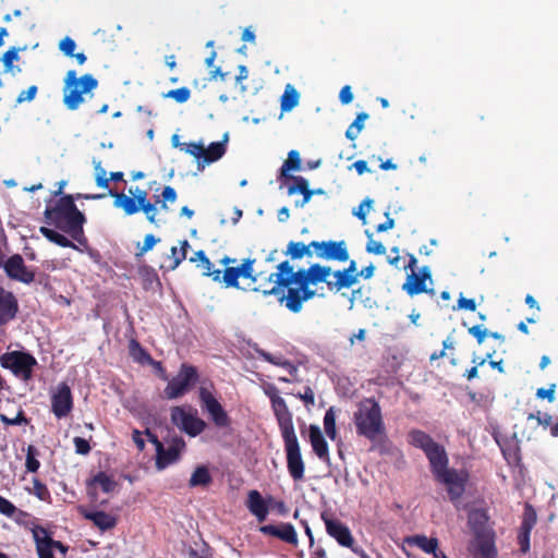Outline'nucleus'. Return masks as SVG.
Segmentation results:
<instances>
[{"instance_id": "obj_12", "label": "nucleus", "mask_w": 558, "mask_h": 558, "mask_svg": "<svg viewBox=\"0 0 558 558\" xmlns=\"http://www.w3.org/2000/svg\"><path fill=\"white\" fill-rule=\"evenodd\" d=\"M0 268H3L5 275L15 281L29 284L35 280V272L28 269L20 254L10 256Z\"/></svg>"}, {"instance_id": "obj_30", "label": "nucleus", "mask_w": 558, "mask_h": 558, "mask_svg": "<svg viewBox=\"0 0 558 558\" xmlns=\"http://www.w3.org/2000/svg\"><path fill=\"white\" fill-rule=\"evenodd\" d=\"M85 221H86V218L83 217L81 219L65 223L64 227H61L59 223H57V227L61 228L64 232L70 234V236L73 240L77 241L80 244L85 245L87 243V240L84 236V231H83V225L85 223Z\"/></svg>"}, {"instance_id": "obj_37", "label": "nucleus", "mask_w": 558, "mask_h": 558, "mask_svg": "<svg viewBox=\"0 0 558 558\" xmlns=\"http://www.w3.org/2000/svg\"><path fill=\"white\" fill-rule=\"evenodd\" d=\"M239 269L236 267H227L220 274V279L216 280L217 282L223 283L226 288H235L240 289L239 283Z\"/></svg>"}, {"instance_id": "obj_1", "label": "nucleus", "mask_w": 558, "mask_h": 558, "mask_svg": "<svg viewBox=\"0 0 558 558\" xmlns=\"http://www.w3.org/2000/svg\"><path fill=\"white\" fill-rule=\"evenodd\" d=\"M408 441L425 453L435 480L447 487L450 499H459L464 493L468 474L448 468L449 459L445 447L421 429H411Z\"/></svg>"}, {"instance_id": "obj_59", "label": "nucleus", "mask_w": 558, "mask_h": 558, "mask_svg": "<svg viewBox=\"0 0 558 558\" xmlns=\"http://www.w3.org/2000/svg\"><path fill=\"white\" fill-rule=\"evenodd\" d=\"M74 446H75V452L78 454H87L90 451L89 442L82 438V437H75L73 439Z\"/></svg>"}, {"instance_id": "obj_44", "label": "nucleus", "mask_w": 558, "mask_h": 558, "mask_svg": "<svg viewBox=\"0 0 558 558\" xmlns=\"http://www.w3.org/2000/svg\"><path fill=\"white\" fill-rule=\"evenodd\" d=\"M163 97L173 99L178 104H184L190 99L191 90L187 87H180L177 89L169 90L163 95Z\"/></svg>"}, {"instance_id": "obj_13", "label": "nucleus", "mask_w": 558, "mask_h": 558, "mask_svg": "<svg viewBox=\"0 0 558 558\" xmlns=\"http://www.w3.org/2000/svg\"><path fill=\"white\" fill-rule=\"evenodd\" d=\"M537 522V514L534 507L526 502L524 505V510L522 514L521 525L518 532V544L520 545V550L523 554H526L530 550V536L533 527Z\"/></svg>"}, {"instance_id": "obj_51", "label": "nucleus", "mask_w": 558, "mask_h": 558, "mask_svg": "<svg viewBox=\"0 0 558 558\" xmlns=\"http://www.w3.org/2000/svg\"><path fill=\"white\" fill-rule=\"evenodd\" d=\"M160 241L159 238H156L154 234L149 233L146 234L143 241L142 246H138V252L136 253V256H143L147 252L151 251L153 247Z\"/></svg>"}, {"instance_id": "obj_35", "label": "nucleus", "mask_w": 558, "mask_h": 558, "mask_svg": "<svg viewBox=\"0 0 558 558\" xmlns=\"http://www.w3.org/2000/svg\"><path fill=\"white\" fill-rule=\"evenodd\" d=\"M301 169V157L300 153L295 149H292L288 154V159L282 163L280 168V178L290 177L288 173L290 171H299Z\"/></svg>"}, {"instance_id": "obj_20", "label": "nucleus", "mask_w": 558, "mask_h": 558, "mask_svg": "<svg viewBox=\"0 0 558 558\" xmlns=\"http://www.w3.org/2000/svg\"><path fill=\"white\" fill-rule=\"evenodd\" d=\"M260 532L265 535L275 536L291 545L298 544V534L291 523L263 525Z\"/></svg>"}, {"instance_id": "obj_6", "label": "nucleus", "mask_w": 558, "mask_h": 558, "mask_svg": "<svg viewBox=\"0 0 558 558\" xmlns=\"http://www.w3.org/2000/svg\"><path fill=\"white\" fill-rule=\"evenodd\" d=\"M227 143L210 142L208 146H205L204 142H172V147L180 148L193 156L198 168L203 169L223 156Z\"/></svg>"}, {"instance_id": "obj_46", "label": "nucleus", "mask_w": 558, "mask_h": 558, "mask_svg": "<svg viewBox=\"0 0 558 558\" xmlns=\"http://www.w3.org/2000/svg\"><path fill=\"white\" fill-rule=\"evenodd\" d=\"M36 454H37V450L34 446H28L27 448V453H26V462H25V466H26V470L31 473H35L37 472V470L39 469V461L36 459Z\"/></svg>"}, {"instance_id": "obj_56", "label": "nucleus", "mask_w": 558, "mask_h": 558, "mask_svg": "<svg viewBox=\"0 0 558 558\" xmlns=\"http://www.w3.org/2000/svg\"><path fill=\"white\" fill-rule=\"evenodd\" d=\"M16 511L17 508L10 500L0 495V513L12 517Z\"/></svg>"}, {"instance_id": "obj_62", "label": "nucleus", "mask_w": 558, "mask_h": 558, "mask_svg": "<svg viewBox=\"0 0 558 558\" xmlns=\"http://www.w3.org/2000/svg\"><path fill=\"white\" fill-rule=\"evenodd\" d=\"M555 384H551L547 389L538 388L536 391V397L538 399H547L549 402H553L555 400Z\"/></svg>"}, {"instance_id": "obj_31", "label": "nucleus", "mask_w": 558, "mask_h": 558, "mask_svg": "<svg viewBox=\"0 0 558 558\" xmlns=\"http://www.w3.org/2000/svg\"><path fill=\"white\" fill-rule=\"evenodd\" d=\"M310 272L312 286H317L318 283H326L328 286V282H331L328 280L329 276L332 275V269L329 266L315 263L310 266Z\"/></svg>"}, {"instance_id": "obj_26", "label": "nucleus", "mask_w": 558, "mask_h": 558, "mask_svg": "<svg viewBox=\"0 0 558 558\" xmlns=\"http://www.w3.org/2000/svg\"><path fill=\"white\" fill-rule=\"evenodd\" d=\"M82 513L101 531L111 530L117 524L116 518L105 511H83Z\"/></svg>"}, {"instance_id": "obj_32", "label": "nucleus", "mask_w": 558, "mask_h": 558, "mask_svg": "<svg viewBox=\"0 0 558 558\" xmlns=\"http://www.w3.org/2000/svg\"><path fill=\"white\" fill-rule=\"evenodd\" d=\"M39 232L50 242L61 246V247H71L73 250H78L77 245H75L72 241H70L63 234L57 232L47 227H40Z\"/></svg>"}, {"instance_id": "obj_48", "label": "nucleus", "mask_w": 558, "mask_h": 558, "mask_svg": "<svg viewBox=\"0 0 558 558\" xmlns=\"http://www.w3.org/2000/svg\"><path fill=\"white\" fill-rule=\"evenodd\" d=\"M134 347L137 349V352H133V355L135 360H137L141 363H148L156 365L159 369H162L160 362H155L149 353H147L144 349L140 347V344L135 341H133Z\"/></svg>"}, {"instance_id": "obj_60", "label": "nucleus", "mask_w": 558, "mask_h": 558, "mask_svg": "<svg viewBox=\"0 0 558 558\" xmlns=\"http://www.w3.org/2000/svg\"><path fill=\"white\" fill-rule=\"evenodd\" d=\"M527 420H535L538 425H542L544 427L550 426L553 422V417L550 414L545 413L542 415L539 412H537L536 414H529Z\"/></svg>"}, {"instance_id": "obj_5", "label": "nucleus", "mask_w": 558, "mask_h": 558, "mask_svg": "<svg viewBox=\"0 0 558 558\" xmlns=\"http://www.w3.org/2000/svg\"><path fill=\"white\" fill-rule=\"evenodd\" d=\"M354 424L359 435L375 441L381 434V408L374 399L363 400L354 413Z\"/></svg>"}, {"instance_id": "obj_34", "label": "nucleus", "mask_w": 558, "mask_h": 558, "mask_svg": "<svg viewBox=\"0 0 558 558\" xmlns=\"http://www.w3.org/2000/svg\"><path fill=\"white\" fill-rule=\"evenodd\" d=\"M300 94L294 88L293 85L288 84L284 88V92L281 96V111L288 112L291 111L299 105Z\"/></svg>"}, {"instance_id": "obj_52", "label": "nucleus", "mask_w": 558, "mask_h": 558, "mask_svg": "<svg viewBox=\"0 0 558 558\" xmlns=\"http://www.w3.org/2000/svg\"><path fill=\"white\" fill-rule=\"evenodd\" d=\"M468 332L473 336L478 344H482L486 337H488V329L483 325H475L468 329Z\"/></svg>"}, {"instance_id": "obj_25", "label": "nucleus", "mask_w": 558, "mask_h": 558, "mask_svg": "<svg viewBox=\"0 0 558 558\" xmlns=\"http://www.w3.org/2000/svg\"><path fill=\"white\" fill-rule=\"evenodd\" d=\"M247 508L258 521H264L268 514V507L258 490H251L247 498Z\"/></svg>"}, {"instance_id": "obj_42", "label": "nucleus", "mask_w": 558, "mask_h": 558, "mask_svg": "<svg viewBox=\"0 0 558 558\" xmlns=\"http://www.w3.org/2000/svg\"><path fill=\"white\" fill-rule=\"evenodd\" d=\"M93 165L95 169V181L96 185L100 189L109 187V178H107V172L101 166V161L93 158Z\"/></svg>"}, {"instance_id": "obj_28", "label": "nucleus", "mask_w": 558, "mask_h": 558, "mask_svg": "<svg viewBox=\"0 0 558 558\" xmlns=\"http://www.w3.org/2000/svg\"><path fill=\"white\" fill-rule=\"evenodd\" d=\"M109 196L113 197V206L121 208L126 216H132L140 211V206L136 205L134 198L126 196L123 193H117L109 190Z\"/></svg>"}, {"instance_id": "obj_57", "label": "nucleus", "mask_w": 558, "mask_h": 558, "mask_svg": "<svg viewBox=\"0 0 558 558\" xmlns=\"http://www.w3.org/2000/svg\"><path fill=\"white\" fill-rule=\"evenodd\" d=\"M36 94H37V86L32 85L27 89L22 90L19 94V96L16 98V104H22L24 101H32L36 97Z\"/></svg>"}, {"instance_id": "obj_39", "label": "nucleus", "mask_w": 558, "mask_h": 558, "mask_svg": "<svg viewBox=\"0 0 558 558\" xmlns=\"http://www.w3.org/2000/svg\"><path fill=\"white\" fill-rule=\"evenodd\" d=\"M324 428L326 435L335 440L337 437V428H336V411L333 407H330L324 416Z\"/></svg>"}, {"instance_id": "obj_22", "label": "nucleus", "mask_w": 558, "mask_h": 558, "mask_svg": "<svg viewBox=\"0 0 558 558\" xmlns=\"http://www.w3.org/2000/svg\"><path fill=\"white\" fill-rule=\"evenodd\" d=\"M310 442L312 445L315 454L323 461H329V448L328 444L323 435V432L318 425H310L308 427Z\"/></svg>"}, {"instance_id": "obj_16", "label": "nucleus", "mask_w": 558, "mask_h": 558, "mask_svg": "<svg viewBox=\"0 0 558 558\" xmlns=\"http://www.w3.org/2000/svg\"><path fill=\"white\" fill-rule=\"evenodd\" d=\"M19 302L15 295L0 287V326L7 325L16 317Z\"/></svg>"}, {"instance_id": "obj_40", "label": "nucleus", "mask_w": 558, "mask_h": 558, "mask_svg": "<svg viewBox=\"0 0 558 558\" xmlns=\"http://www.w3.org/2000/svg\"><path fill=\"white\" fill-rule=\"evenodd\" d=\"M255 259L245 258L242 264L238 266L240 278L250 279L252 282H256L257 278L262 276V272L254 274L253 265Z\"/></svg>"}, {"instance_id": "obj_58", "label": "nucleus", "mask_w": 558, "mask_h": 558, "mask_svg": "<svg viewBox=\"0 0 558 558\" xmlns=\"http://www.w3.org/2000/svg\"><path fill=\"white\" fill-rule=\"evenodd\" d=\"M161 196H162V204H161V208L162 209H168V206H167V203L170 202V203H173L175 202L177 199V192L175 190L168 185L163 189L162 193H161Z\"/></svg>"}, {"instance_id": "obj_15", "label": "nucleus", "mask_w": 558, "mask_h": 558, "mask_svg": "<svg viewBox=\"0 0 558 558\" xmlns=\"http://www.w3.org/2000/svg\"><path fill=\"white\" fill-rule=\"evenodd\" d=\"M325 522L327 533L337 539V542L344 547H352L353 537L350 530L339 520L330 519L325 513L322 514Z\"/></svg>"}, {"instance_id": "obj_63", "label": "nucleus", "mask_w": 558, "mask_h": 558, "mask_svg": "<svg viewBox=\"0 0 558 558\" xmlns=\"http://www.w3.org/2000/svg\"><path fill=\"white\" fill-rule=\"evenodd\" d=\"M169 257L173 259V265L171 266L172 270L178 268L179 265L186 258L185 252H178L175 246L171 247Z\"/></svg>"}, {"instance_id": "obj_8", "label": "nucleus", "mask_w": 558, "mask_h": 558, "mask_svg": "<svg viewBox=\"0 0 558 558\" xmlns=\"http://www.w3.org/2000/svg\"><path fill=\"white\" fill-rule=\"evenodd\" d=\"M416 258L414 256H409L408 258H403V269H411V272L408 274L407 281L403 283L402 288L409 295H415L423 292H433V290L428 291L426 289V279H430V270L427 266H424L420 270V275L415 274L416 267Z\"/></svg>"}, {"instance_id": "obj_53", "label": "nucleus", "mask_w": 558, "mask_h": 558, "mask_svg": "<svg viewBox=\"0 0 558 558\" xmlns=\"http://www.w3.org/2000/svg\"><path fill=\"white\" fill-rule=\"evenodd\" d=\"M2 62L4 64V68L7 71L12 70V63L16 60H19V49L15 47L10 48L8 51H5L2 56Z\"/></svg>"}, {"instance_id": "obj_54", "label": "nucleus", "mask_w": 558, "mask_h": 558, "mask_svg": "<svg viewBox=\"0 0 558 558\" xmlns=\"http://www.w3.org/2000/svg\"><path fill=\"white\" fill-rule=\"evenodd\" d=\"M75 47H76V44L75 41L66 36L64 37L60 43H59V49L66 56V57H72L74 56V50H75Z\"/></svg>"}, {"instance_id": "obj_9", "label": "nucleus", "mask_w": 558, "mask_h": 558, "mask_svg": "<svg viewBox=\"0 0 558 558\" xmlns=\"http://www.w3.org/2000/svg\"><path fill=\"white\" fill-rule=\"evenodd\" d=\"M197 378L198 374L196 367L182 364L179 374L173 377L165 388L167 398L172 400L183 396Z\"/></svg>"}, {"instance_id": "obj_3", "label": "nucleus", "mask_w": 558, "mask_h": 558, "mask_svg": "<svg viewBox=\"0 0 558 558\" xmlns=\"http://www.w3.org/2000/svg\"><path fill=\"white\" fill-rule=\"evenodd\" d=\"M267 282H274L275 286L269 290H260L254 287L252 291L262 292L264 296L279 295L283 288L296 284L298 287L312 286L311 272L308 268H299L296 271L289 260H283L277 265V271L266 278Z\"/></svg>"}, {"instance_id": "obj_38", "label": "nucleus", "mask_w": 558, "mask_h": 558, "mask_svg": "<svg viewBox=\"0 0 558 558\" xmlns=\"http://www.w3.org/2000/svg\"><path fill=\"white\" fill-rule=\"evenodd\" d=\"M368 119V114L366 112L357 113L355 120L349 125L345 131L347 140H356L360 135L361 131L364 128L365 121Z\"/></svg>"}, {"instance_id": "obj_7", "label": "nucleus", "mask_w": 558, "mask_h": 558, "mask_svg": "<svg viewBox=\"0 0 558 558\" xmlns=\"http://www.w3.org/2000/svg\"><path fill=\"white\" fill-rule=\"evenodd\" d=\"M1 366L9 368L12 373L27 381L32 378L33 367L37 365L36 359L23 351H12L0 357Z\"/></svg>"}, {"instance_id": "obj_29", "label": "nucleus", "mask_w": 558, "mask_h": 558, "mask_svg": "<svg viewBox=\"0 0 558 558\" xmlns=\"http://www.w3.org/2000/svg\"><path fill=\"white\" fill-rule=\"evenodd\" d=\"M191 263L199 262V266L203 267V276L211 277L213 280H219L220 279V269H214L213 264L207 257L206 253L203 250H198L195 252L194 256L190 258Z\"/></svg>"}, {"instance_id": "obj_19", "label": "nucleus", "mask_w": 558, "mask_h": 558, "mask_svg": "<svg viewBox=\"0 0 558 558\" xmlns=\"http://www.w3.org/2000/svg\"><path fill=\"white\" fill-rule=\"evenodd\" d=\"M323 248L319 250L317 256L327 260L347 262L349 252L344 241H323Z\"/></svg>"}, {"instance_id": "obj_18", "label": "nucleus", "mask_w": 558, "mask_h": 558, "mask_svg": "<svg viewBox=\"0 0 558 558\" xmlns=\"http://www.w3.org/2000/svg\"><path fill=\"white\" fill-rule=\"evenodd\" d=\"M54 211L56 219H63L65 223L85 217L76 207L72 195H63L56 204Z\"/></svg>"}, {"instance_id": "obj_21", "label": "nucleus", "mask_w": 558, "mask_h": 558, "mask_svg": "<svg viewBox=\"0 0 558 558\" xmlns=\"http://www.w3.org/2000/svg\"><path fill=\"white\" fill-rule=\"evenodd\" d=\"M474 558H496L494 536L487 533H477L474 541Z\"/></svg>"}, {"instance_id": "obj_64", "label": "nucleus", "mask_w": 558, "mask_h": 558, "mask_svg": "<svg viewBox=\"0 0 558 558\" xmlns=\"http://www.w3.org/2000/svg\"><path fill=\"white\" fill-rule=\"evenodd\" d=\"M209 549L206 544H203L199 549L190 548L189 549V558H210Z\"/></svg>"}, {"instance_id": "obj_2", "label": "nucleus", "mask_w": 558, "mask_h": 558, "mask_svg": "<svg viewBox=\"0 0 558 558\" xmlns=\"http://www.w3.org/2000/svg\"><path fill=\"white\" fill-rule=\"evenodd\" d=\"M266 393L270 398L271 407L284 442L288 471L294 481H301L304 477L305 464L302 459L300 442L295 434L292 413L289 411L283 398L278 395L275 388L272 391H266Z\"/></svg>"}, {"instance_id": "obj_45", "label": "nucleus", "mask_w": 558, "mask_h": 558, "mask_svg": "<svg viewBox=\"0 0 558 558\" xmlns=\"http://www.w3.org/2000/svg\"><path fill=\"white\" fill-rule=\"evenodd\" d=\"M286 256H289L292 260L303 258V242L290 241L287 250L283 252Z\"/></svg>"}, {"instance_id": "obj_14", "label": "nucleus", "mask_w": 558, "mask_h": 558, "mask_svg": "<svg viewBox=\"0 0 558 558\" xmlns=\"http://www.w3.org/2000/svg\"><path fill=\"white\" fill-rule=\"evenodd\" d=\"M51 407L53 414L58 418L66 416L72 410V393L70 387L65 383H61L58 386L57 391L52 395Z\"/></svg>"}, {"instance_id": "obj_10", "label": "nucleus", "mask_w": 558, "mask_h": 558, "mask_svg": "<svg viewBox=\"0 0 558 558\" xmlns=\"http://www.w3.org/2000/svg\"><path fill=\"white\" fill-rule=\"evenodd\" d=\"M171 421L191 437L199 435L206 428V423L202 418L185 412L180 407L171 410Z\"/></svg>"}, {"instance_id": "obj_43", "label": "nucleus", "mask_w": 558, "mask_h": 558, "mask_svg": "<svg viewBox=\"0 0 558 558\" xmlns=\"http://www.w3.org/2000/svg\"><path fill=\"white\" fill-rule=\"evenodd\" d=\"M93 483L98 484L104 493H111L117 487V482L105 472L96 474L93 478Z\"/></svg>"}, {"instance_id": "obj_49", "label": "nucleus", "mask_w": 558, "mask_h": 558, "mask_svg": "<svg viewBox=\"0 0 558 558\" xmlns=\"http://www.w3.org/2000/svg\"><path fill=\"white\" fill-rule=\"evenodd\" d=\"M129 194L133 196L136 205L140 206V210L144 208L146 205L151 204L147 201V192L145 190L136 187H130Z\"/></svg>"}, {"instance_id": "obj_36", "label": "nucleus", "mask_w": 558, "mask_h": 558, "mask_svg": "<svg viewBox=\"0 0 558 558\" xmlns=\"http://www.w3.org/2000/svg\"><path fill=\"white\" fill-rule=\"evenodd\" d=\"M213 478L205 465H198L190 478L189 485L191 487L207 486L211 483Z\"/></svg>"}, {"instance_id": "obj_4", "label": "nucleus", "mask_w": 558, "mask_h": 558, "mask_svg": "<svg viewBox=\"0 0 558 558\" xmlns=\"http://www.w3.org/2000/svg\"><path fill=\"white\" fill-rule=\"evenodd\" d=\"M97 86L98 81L93 74L77 77L75 70H69L64 77L63 104L69 110H76L85 101V96H93Z\"/></svg>"}, {"instance_id": "obj_17", "label": "nucleus", "mask_w": 558, "mask_h": 558, "mask_svg": "<svg viewBox=\"0 0 558 558\" xmlns=\"http://www.w3.org/2000/svg\"><path fill=\"white\" fill-rule=\"evenodd\" d=\"M185 447V442L181 437H174L168 448L162 446V452L156 453V468L163 470L179 459L181 450Z\"/></svg>"}, {"instance_id": "obj_55", "label": "nucleus", "mask_w": 558, "mask_h": 558, "mask_svg": "<svg viewBox=\"0 0 558 558\" xmlns=\"http://www.w3.org/2000/svg\"><path fill=\"white\" fill-rule=\"evenodd\" d=\"M453 311L466 310L474 312L476 310V303L473 299H466L460 294L457 306L452 307Z\"/></svg>"}, {"instance_id": "obj_50", "label": "nucleus", "mask_w": 558, "mask_h": 558, "mask_svg": "<svg viewBox=\"0 0 558 558\" xmlns=\"http://www.w3.org/2000/svg\"><path fill=\"white\" fill-rule=\"evenodd\" d=\"M374 201L369 197H366L360 206L353 210V215L359 218L363 223H366L367 211L372 208Z\"/></svg>"}, {"instance_id": "obj_61", "label": "nucleus", "mask_w": 558, "mask_h": 558, "mask_svg": "<svg viewBox=\"0 0 558 558\" xmlns=\"http://www.w3.org/2000/svg\"><path fill=\"white\" fill-rule=\"evenodd\" d=\"M0 418L3 423H5L8 425H21V424L27 423V418L25 417L23 411H19V413L15 415V417L9 418L8 416L1 414Z\"/></svg>"}, {"instance_id": "obj_41", "label": "nucleus", "mask_w": 558, "mask_h": 558, "mask_svg": "<svg viewBox=\"0 0 558 558\" xmlns=\"http://www.w3.org/2000/svg\"><path fill=\"white\" fill-rule=\"evenodd\" d=\"M289 178L294 180V184L288 187V195L311 193L310 182L307 179L303 177L292 175H290Z\"/></svg>"}, {"instance_id": "obj_33", "label": "nucleus", "mask_w": 558, "mask_h": 558, "mask_svg": "<svg viewBox=\"0 0 558 558\" xmlns=\"http://www.w3.org/2000/svg\"><path fill=\"white\" fill-rule=\"evenodd\" d=\"M332 275L336 278V281L328 282V287L330 290L336 289V291H340L341 289L344 288H351L359 281L355 279V276H351L343 270L332 271Z\"/></svg>"}, {"instance_id": "obj_47", "label": "nucleus", "mask_w": 558, "mask_h": 558, "mask_svg": "<svg viewBox=\"0 0 558 558\" xmlns=\"http://www.w3.org/2000/svg\"><path fill=\"white\" fill-rule=\"evenodd\" d=\"M365 235L367 236L366 252L376 255L384 254V244L373 239V232L365 230Z\"/></svg>"}, {"instance_id": "obj_11", "label": "nucleus", "mask_w": 558, "mask_h": 558, "mask_svg": "<svg viewBox=\"0 0 558 558\" xmlns=\"http://www.w3.org/2000/svg\"><path fill=\"white\" fill-rule=\"evenodd\" d=\"M199 400L202 408L208 412L216 426H229L230 418L227 412L223 410L218 400L213 396V393L205 387L199 389Z\"/></svg>"}, {"instance_id": "obj_27", "label": "nucleus", "mask_w": 558, "mask_h": 558, "mask_svg": "<svg viewBox=\"0 0 558 558\" xmlns=\"http://www.w3.org/2000/svg\"><path fill=\"white\" fill-rule=\"evenodd\" d=\"M404 543L409 546H416L426 554H433L439 545V542L436 537H427L423 534L408 536L405 537Z\"/></svg>"}, {"instance_id": "obj_23", "label": "nucleus", "mask_w": 558, "mask_h": 558, "mask_svg": "<svg viewBox=\"0 0 558 558\" xmlns=\"http://www.w3.org/2000/svg\"><path fill=\"white\" fill-rule=\"evenodd\" d=\"M33 537L39 558H54L52 538L46 529L38 526L35 527L33 530Z\"/></svg>"}, {"instance_id": "obj_24", "label": "nucleus", "mask_w": 558, "mask_h": 558, "mask_svg": "<svg viewBox=\"0 0 558 558\" xmlns=\"http://www.w3.org/2000/svg\"><path fill=\"white\" fill-rule=\"evenodd\" d=\"M286 289L288 290L287 294L281 292L279 294V303L284 304L286 308L293 314L300 313L303 308L301 288L298 286H289V288Z\"/></svg>"}]
</instances>
